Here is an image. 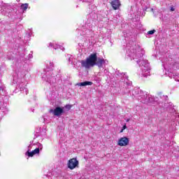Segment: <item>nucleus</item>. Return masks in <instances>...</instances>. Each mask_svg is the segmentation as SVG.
Here are the masks:
<instances>
[{"label":"nucleus","mask_w":179,"mask_h":179,"mask_svg":"<svg viewBox=\"0 0 179 179\" xmlns=\"http://www.w3.org/2000/svg\"><path fill=\"white\" fill-rule=\"evenodd\" d=\"M127 54L128 57H130L131 59H136V62L140 66L142 71V76L146 77L150 73V66L149 65V62L145 59H141V57H143V53H136V50L127 46Z\"/></svg>","instance_id":"obj_1"},{"label":"nucleus","mask_w":179,"mask_h":179,"mask_svg":"<svg viewBox=\"0 0 179 179\" xmlns=\"http://www.w3.org/2000/svg\"><path fill=\"white\" fill-rule=\"evenodd\" d=\"M104 59H101L97 57V53L94 52L91 54L85 60H81L80 64L83 68L85 69H90L93 68L94 65H96L98 68H103V64H106Z\"/></svg>","instance_id":"obj_2"},{"label":"nucleus","mask_w":179,"mask_h":179,"mask_svg":"<svg viewBox=\"0 0 179 179\" xmlns=\"http://www.w3.org/2000/svg\"><path fill=\"white\" fill-rule=\"evenodd\" d=\"M129 94L133 99H137L138 101L143 104H149L153 101V97H152V95L148 94V92H143L139 88H134L133 90L129 92Z\"/></svg>","instance_id":"obj_3"},{"label":"nucleus","mask_w":179,"mask_h":179,"mask_svg":"<svg viewBox=\"0 0 179 179\" xmlns=\"http://www.w3.org/2000/svg\"><path fill=\"white\" fill-rule=\"evenodd\" d=\"M48 69H49V71H46L43 75L42 79L50 85L55 83V82H57V74H54L53 71H51L54 69V63L50 62L49 64H48Z\"/></svg>","instance_id":"obj_4"},{"label":"nucleus","mask_w":179,"mask_h":179,"mask_svg":"<svg viewBox=\"0 0 179 179\" xmlns=\"http://www.w3.org/2000/svg\"><path fill=\"white\" fill-rule=\"evenodd\" d=\"M116 78H121L122 81H120V85H124L126 89H129L132 86V82L129 81L128 79V76H126L125 73H121L120 71H116L115 73Z\"/></svg>","instance_id":"obj_5"},{"label":"nucleus","mask_w":179,"mask_h":179,"mask_svg":"<svg viewBox=\"0 0 179 179\" xmlns=\"http://www.w3.org/2000/svg\"><path fill=\"white\" fill-rule=\"evenodd\" d=\"M158 96L160 97V99H162L164 101V108H166L171 114H173V113H176V109L173 107V103L171 102L169 103V96L163 95L162 92L158 94Z\"/></svg>","instance_id":"obj_6"},{"label":"nucleus","mask_w":179,"mask_h":179,"mask_svg":"<svg viewBox=\"0 0 179 179\" xmlns=\"http://www.w3.org/2000/svg\"><path fill=\"white\" fill-rule=\"evenodd\" d=\"M23 80H24L22 78H17L16 76L13 77L14 85H17L20 92H23V93L27 94V93H29V90L27 89V87H26V85H24V83H23Z\"/></svg>","instance_id":"obj_7"},{"label":"nucleus","mask_w":179,"mask_h":179,"mask_svg":"<svg viewBox=\"0 0 179 179\" xmlns=\"http://www.w3.org/2000/svg\"><path fill=\"white\" fill-rule=\"evenodd\" d=\"M49 113L56 117H61L65 113V110H64V107L57 106L55 109H50Z\"/></svg>","instance_id":"obj_8"},{"label":"nucleus","mask_w":179,"mask_h":179,"mask_svg":"<svg viewBox=\"0 0 179 179\" xmlns=\"http://www.w3.org/2000/svg\"><path fill=\"white\" fill-rule=\"evenodd\" d=\"M164 65V69H167V71H176L177 69V66H178V64L174 63V62H166Z\"/></svg>","instance_id":"obj_9"},{"label":"nucleus","mask_w":179,"mask_h":179,"mask_svg":"<svg viewBox=\"0 0 179 179\" xmlns=\"http://www.w3.org/2000/svg\"><path fill=\"white\" fill-rule=\"evenodd\" d=\"M78 164H79V161L75 158H73L69 160L68 168L70 169V170H73V169H76V167H78Z\"/></svg>","instance_id":"obj_10"},{"label":"nucleus","mask_w":179,"mask_h":179,"mask_svg":"<svg viewBox=\"0 0 179 179\" xmlns=\"http://www.w3.org/2000/svg\"><path fill=\"white\" fill-rule=\"evenodd\" d=\"M129 143V138L127 137H122L119 139L117 145L119 146H127Z\"/></svg>","instance_id":"obj_11"},{"label":"nucleus","mask_w":179,"mask_h":179,"mask_svg":"<svg viewBox=\"0 0 179 179\" xmlns=\"http://www.w3.org/2000/svg\"><path fill=\"white\" fill-rule=\"evenodd\" d=\"M39 152V148H36L35 150L30 152V149H28L27 152L25 153L28 157H33L34 155H38Z\"/></svg>","instance_id":"obj_12"},{"label":"nucleus","mask_w":179,"mask_h":179,"mask_svg":"<svg viewBox=\"0 0 179 179\" xmlns=\"http://www.w3.org/2000/svg\"><path fill=\"white\" fill-rule=\"evenodd\" d=\"M49 47H52V48H54V50H58V48H59L62 51H64V50H65V48H64L62 45H58L57 43H50L49 44Z\"/></svg>","instance_id":"obj_13"},{"label":"nucleus","mask_w":179,"mask_h":179,"mask_svg":"<svg viewBox=\"0 0 179 179\" xmlns=\"http://www.w3.org/2000/svg\"><path fill=\"white\" fill-rule=\"evenodd\" d=\"M111 5L113 8V9H115V10H117V9H118L120 8V0H113L111 2Z\"/></svg>","instance_id":"obj_14"},{"label":"nucleus","mask_w":179,"mask_h":179,"mask_svg":"<svg viewBox=\"0 0 179 179\" xmlns=\"http://www.w3.org/2000/svg\"><path fill=\"white\" fill-rule=\"evenodd\" d=\"M77 85L78 86H92V85H93V83L92 81H85L83 83H79Z\"/></svg>","instance_id":"obj_15"},{"label":"nucleus","mask_w":179,"mask_h":179,"mask_svg":"<svg viewBox=\"0 0 179 179\" xmlns=\"http://www.w3.org/2000/svg\"><path fill=\"white\" fill-rule=\"evenodd\" d=\"M66 58L68 60L69 64H71V65H75V63L73 62V57H72V55H66Z\"/></svg>","instance_id":"obj_16"},{"label":"nucleus","mask_w":179,"mask_h":179,"mask_svg":"<svg viewBox=\"0 0 179 179\" xmlns=\"http://www.w3.org/2000/svg\"><path fill=\"white\" fill-rule=\"evenodd\" d=\"M29 3H22L21 4L20 9H22V12L24 13L26 10H27V8H29Z\"/></svg>","instance_id":"obj_17"},{"label":"nucleus","mask_w":179,"mask_h":179,"mask_svg":"<svg viewBox=\"0 0 179 179\" xmlns=\"http://www.w3.org/2000/svg\"><path fill=\"white\" fill-rule=\"evenodd\" d=\"M87 27H89V31H93V27H94V24H87Z\"/></svg>","instance_id":"obj_18"},{"label":"nucleus","mask_w":179,"mask_h":179,"mask_svg":"<svg viewBox=\"0 0 179 179\" xmlns=\"http://www.w3.org/2000/svg\"><path fill=\"white\" fill-rule=\"evenodd\" d=\"M64 108H66V110H67V111H69V110H71V108H72V106L67 104L64 106Z\"/></svg>","instance_id":"obj_19"},{"label":"nucleus","mask_w":179,"mask_h":179,"mask_svg":"<svg viewBox=\"0 0 179 179\" xmlns=\"http://www.w3.org/2000/svg\"><path fill=\"white\" fill-rule=\"evenodd\" d=\"M36 149H39V152H40V150H43V144L38 143V148H36Z\"/></svg>","instance_id":"obj_20"},{"label":"nucleus","mask_w":179,"mask_h":179,"mask_svg":"<svg viewBox=\"0 0 179 179\" xmlns=\"http://www.w3.org/2000/svg\"><path fill=\"white\" fill-rule=\"evenodd\" d=\"M19 75H20V73L19 72L17 73V72H15V74L14 75V76H16L17 79H22L21 78L22 76H20V77H19Z\"/></svg>","instance_id":"obj_21"},{"label":"nucleus","mask_w":179,"mask_h":179,"mask_svg":"<svg viewBox=\"0 0 179 179\" xmlns=\"http://www.w3.org/2000/svg\"><path fill=\"white\" fill-rule=\"evenodd\" d=\"M155 33H156V30L152 29V30H151V31H149L148 32V34L152 35V34H155Z\"/></svg>","instance_id":"obj_22"},{"label":"nucleus","mask_w":179,"mask_h":179,"mask_svg":"<svg viewBox=\"0 0 179 179\" xmlns=\"http://www.w3.org/2000/svg\"><path fill=\"white\" fill-rule=\"evenodd\" d=\"M169 78H173V79H175V80H176L177 82H179V80H177V76H175V75H173V76H169Z\"/></svg>","instance_id":"obj_23"},{"label":"nucleus","mask_w":179,"mask_h":179,"mask_svg":"<svg viewBox=\"0 0 179 179\" xmlns=\"http://www.w3.org/2000/svg\"><path fill=\"white\" fill-rule=\"evenodd\" d=\"M124 129H127V125H124L120 132H124Z\"/></svg>","instance_id":"obj_24"},{"label":"nucleus","mask_w":179,"mask_h":179,"mask_svg":"<svg viewBox=\"0 0 179 179\" xmlns=\"http://www.w3.org/2000/svg\"><path fill=\"white\" fill-rule=\"evenodd\" d=\"M81 2H92V0H80Z\"/></svg>","instance_id":"obj_25"},{"label":"nucleus","mask_w":179,"mask_h":179,"mask_svg":"<svg viewBox=\"0 0 179 179\" xmlns=\"http://www.w3.org/2000/svg\"><path fill=\"white\" fill-rule=\"evenodd\" d=\"M170 10L171 12H174V10H176V8H174V7H171Z\"/></svg>","instance_id":"obj_26"},{"label":"nucleus","mask_w":179,"mask_h":179,"mask_svg":"<svg viewBox=\"0 0 179 179\" xmlns=\"http://www.w3.org/2000/svg\"><path fill=\"white\" fill-rule=\"evenodd\" d=\"M29 59L33 58V54H31V53L29 54Z\"/></svg>","instance_id":"obj_27"},{"label":"nucleus","mask_w":179,"mask_h":179,"mask_svg":"<svg viewBox=\"0 0 179 179\" xmlns=\"http://www.w3.org/2000/svg\"><path fill=\"white\" fill-rule=\"evenodd\" d=\"M32 146H33V145H31V144L28 146V149H29V151H30V149H31V147H32Z\"/></svg>","instance_id":"obj_28"},{"label":"nucleus","mask_w":179,"mask_h":179,"mask_svg":"<svg viewBox=\"0 0 179 179\" xmlns=\"http://www.w3.org/2000/svg\"><path fill=\"white\" fill-rule=\"evenodd\" d=\"M6 10V8H4V10Z\"/></svg>","instance_id":"obj_29"},{"label":"nucleus","mask_w":179,"mask_h":179,"mask_svg":"<svg viewBox=\"0 0 179 179\" xmlns=\"http://www.w3.org/2000/svg\"><path fill=\"white\" fill-rule=\"evenodd\" d=\"M129 121V120H127V122H128Z\"/></svg>","instance_id":"obj_30"},{"label":"nucleus","mask_w":179,"mask_h":179,"mask_svg":"<svg viewBox=\"0 0 179 179\" xmlns=\"http://www.w3.org/2000/svg\"><path fill=\"white\" fill-rule=\"evenodd\" d=\"M86 31H87V29H86Z\"/></svg>","instance_id":"obj_31"}]
</instances>
